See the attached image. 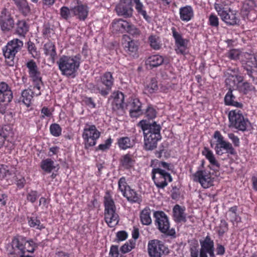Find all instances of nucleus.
<instances>
[{"label":"nucleus","mask_w":257,"mask_h":257,"mask_svg":"<svg viewBox=\"0 0 257 257\" xmlns=\"http://www.w3.org/2000/svg\"><path fill=\"white\" fill-rule=\"evenodd\" d=\"M233 90H228V92L225 96L224 102L225 104L227 105H232L237 108H241L243 106L242 104L234 100L235 96L232 94Z\"/></svg>","instance_id":"72a5a7b5"},{"label":"nucleus","mask_w":257,"mask_h":257,"mask_svg":"<svg viewBox=\"0 0 257 257\" xmlns=\"http://www.w3.org/2000/svg\"><path fill=\"white\" fill-rule=\"evenodd\" d=\"M241 52H240L238 50L232 49L227 53V56L232 60L239 59L240 60V56H241Z\"/></svg>","instance_id":"13d9d810"},{"label":"nucleus","mask_w":257,"mask_h":257,"mask_svg":"<svg viewBox=\"0 0 257 257\" xmlns=\"http://www.w3.org/2000/svg\"><path fill=\"white\" fill-rule=\"evenodd\" d=\"M247 59H250V62H248V67H253L257 65V61L255 56L251 54H249L246 52L241 53V56H240V61L241 62L242 65H244Z\"/></svg>","instance_id":"e433bc0d"},{"label":"nucleus","mask_w":257,"mask_h":257,"mask_svg":"<svg viewBox=\"0 0 257 257\" xmlns=\"http://www.w3.org/2000/svg\"><path fill=\"white\" fill-rule=\"evenodd\" d=\"M253 88L252 85L247 82H243V80L241 82H240L236 90L243 94H246L249 91L252 90Z\"/></svg>","instance_id":"de8ad7c7"},{"label":"nucleus","mask_w":257,"mask_h":257,"mask_svg":"<svg viewBox=\"0 0 257 257\" xmlns=\"http://www.w3.org/2000/svg\"><path fill=\"white\" fill-rule=\"evenodd\" d=\"M225 75L226 78H229L231 76H237L239 75V70L237 68H228L225 72Z\"/></svg>","instance_id":"774afa93"},{"label":"nucleus","mask_w":257,"mask_h":257,"mask_svg":"<svg viewBox=\"0 0 257 257\" xmlns=\"http://www.w3.org/2000/svg\"><path fill=\"white\" fill-rule=\"evenodd\" d=\"M44 53L54 59L56 55V48L53 43L49 41L44 46Z\"/></svg>","instance_id":"a19ab883"},{"label":"nucleus","mask_w":257,"mask_h":257,"mask_svg":"<svg viewBox=\"0 0 257 257\" xmlns=\"http://www.w3.org/2000/svg\"><path fill=\"white\" fill-rule=\"evenodd\" d=\"M51 134L55 137H59L61 135L62 128L57 123H53L50 126Z\"/></svg>","instance_id":"5fc2aeb1"},{"label":"nucleus","mask_w":257,"mask_h":257,"mask_svg":"<svg viewBox=\"0 0 257 257\" xmlns=\"http://www.w3.org/2000/svg\"><path fill=\"white\" fill-rule=\"evenodd\" d=\"M180 19L182 21L188 22L194 16V12L192 8L189 6L181 8L179 10Z\"/></svg>","instance_id":"a878e982"},{"label":"nucleus","mask_w":257,"mask_h":257,"mask_svg":"<svg viewBox=\"0 0 257 257\" xmlns=\"http://www.w3.org/2000/svg\"><path fill=\"white\" fill-rule=\"evenodd\" d=\"M171 30L172 33V36L175 39V44L188 42L186 39H185L182 37V35L179 33L177 32L175 27H172Z\"/></svg>","instance_id":"3c124183"},{"label":"nucleus","mask_w":257,"mask_h":257,"mask_svg":"<svg viewBox=\"0 0 257 257\" xmlns=\"http://www.w3.org/2000/svg\"><path fill=\"white\" fill-rule=\"evenodd\" d=\"M100 136V133L95 125L86 123L82 134L85 148L88 149L94 146Z\"/></svg>","instance_id":"0eeeda50"},{"label":"nucleus","mask_w":257,"mask_h":257,"mask_svg":"<svg viewBox=\"0 0 257 257\" xmlns=\"http://www.w3.org/2000/svg\"><path fill=\"white\" fill-rule=\"evenodd\" d=\"M200 249L199 257H215L214 241L209 235L206 236L204 239L199 240ZM191 257H198V245L197 244L192 245L190 248Z\"/></svg>","instance_id":"20e7f679"},{"label":"nucleus","mask_w":257,"mask_h":257,"mask_svg":"<svg viewBox=\"0 0 257 257\" xmlns=\"http://www.w3.org/2000/svg\"><path fill=\"white\" fill-rule=\"evenodd\" d=\"M152 179L158 188H164L168 182L172 181L170 174L162 169L154 168L152 170Z\"/></svg>","instance_id":"f8f14e48"},{"label":"nucleus","mask_w":257,"mask_h":257,"mask_svg":"<svg viewBox=\"0 0 257 257\" xmlns=\"http://www.w3.org/2000/svg\"><path fill=\"white\" fill-rule=\"evenodd\" d=\"M118 189L122 193L124 194V192H125L130 187L127 185L126 181V179L124 177H121L118 182Z\"/></svg>","instance_id":"603ef678"},{"label":"nucleus","mask_w":257,"mask_h":257,"mask_svg":"<svg viewBox=\"0 0 257 257\" xmlns=\"http://www.w3.org/2000/svg\"><path fill=\"white\" fill-rule=\"evenodd\" d=\"M173 216L176 222H180L186 221L185 209L179 205H176L173 208Z\"/></svg>","instance_id":"c85d7f7f"},{"label":"nucleus","mask_w":257,"mask_h":257,"mask_svg":"<svg viewBox=\"0 0 257 257\" xmlns=\"http://www.w3.org/2000/svg\"><path fill=\"white\" fill-rule=\"evenodd\" d=\"M164 58L160 55H153L148 57L145 63L148 67L152 69L161 65L164 62Z\"/></svg>","instance_id":"b1692460"},{"label":"nucleus","mask_w":257,"mask_h":257,"mask_svg":"<svg viewBox=\"0 0 257 257\" xmlns=\"http://www.w3.org/2000/svg\"><path fill=\"white\" fill-rule=\"evenodd\" d=\"M209 23L212 27H217L219 25L218 17L214 14H211L209 17Z\"/></svg>","instance_id":"69168bd1"},{"label":"nucleus","mask_w":257,"mask_h":257,"mask_svg":"<svg viewBox=\"0 0 257 257\" xmlns=\"http://www.w3.org/2000/svg\"><path fill=\"white\" fill-rule=\"evenodd\" d=\"M138 125L140 126L143 132H150L151 133H155V130L154 128H158L159 133H160L161 126L160 124L157 123L156 121H153L151 122L146 119H143L141 120L138 124Z\"/></svg>","instance_id":"4be33fe9"},{"label":"nucleus","mask_w":257,"mask_h":257,"mask_svg":"<svg viewBox=\"0 0 257 257\" xmlns=\"http://www.w3.org/2000/svg\"><path fill=\"white\" fill-rule=\"evenodd\" d=\"M228 230V224L224 220H221L218 229L219 235L222 236Z\"/></svg>","instance_id":"052dcab7"},{"label":"nucleus","mask_w":257,"mask_h":257,"mask_svg":"<svg viewBox=\"0 0 257 257\" xmlns=\"http://www.w3.org/2000/svg\"><path fill=\"white\" fill-rule=\"evenodd\" d=\"M244 69L247 71V74L253 79L257 78V67L256 65L253 67H247L244 66Z\"/></svg>","instance_id":"4d7b16f0"},{"label":"nucleus","mask_w":257,"mask_h":257,"mask_svg":"<svg viewBox=\"0 0 257 257\" xmlns=\"http://www.w3.org/2000/svg\"><path fill=\"white\" fill-rule=\"evenodd\" d=\"M28 51L35 58H38L39 56L38 52L37 51L36 47L35 44L29 41L27 43Z\"/></svg>","instance_id":"864d4df0"},{"label":"nucleus","mask_w":257,"mask_h":257,"mask_svg":"<svg viewBox=\"0 0 257 257\" xmlns=\"http://www.w3.org/2000/svg\"><path fill=\"white\" fill-rule=\"evenodd\" d=\"M151 213V211L149 207H145L141 211L140 214V221L143 225H149L152 223Z\"/></svg>","instance_id":"7c9ffc66"},{"label":"nucleus","mask_w":257,"mask_h":257,"mask_svg":"<svg viewBox=\"0 0 257 257\" xmlns=\"http://www.w3.org/2000/svg\"><path fill=\"white\" fill-rule=\"evenodd\" d=\"M22 101L27 106H29L33 98V93L31 89H25L22 92Z\"/></svg>","instance_id":"79ce46f5"},{"label":"nucleus","mask_w":257,"mask_h":257,"mask_svg":"<svg viewBox=\"0 0 257 257\" xmlns=\"http://www.w3.org/2000/svg\"><path fill=\"white\" fill-rule=\"evenodd\" d=\"M37 247L35 243L32 240H27V243H26V245H25V253L26 252H34L35 250V248Z\"/></svg>","instance_id":"bf43d9fd"},{"label":"nucleus","mask_w":257,"mask_h":257,"mask_svg":"<svg viewBox=\"0 0 257 257\" xmlns=\"http://www.w3.org/2000/svg\"><path fill=\"white\" fill-rule=\"evenodd\" d=\"M15 23L13 17L6 9H4L0 14V28L4 33L11 31Z\"/></svg>","instance_id":"dca6fc26"},{"label":"nucleus","mask_w":257,"mask_h":257,"mask_svg":"<svg viewBox=\"0 0 257 257\" xmlns=\"http://www.w3.org/2000/svg\"><path fill=\"white\" fill-rule=\"evenodd\" d=\"M60 15L65 20H68L70 17V11L67 7H63L60 9Z\"/></svg>","instance_id":"0e129e2a"},{"label":"nucleus","mask_w":257,"mask_h":257,"mask_svg":"<svg viewBox=\"0 0 257 257\" xmlns=\"http://www.w3.org/2000/svg\"><path fill=\"white\" fill-rule=\"evenodd\" d=\"M19 11L24 15L27 16L30 13V8L27 0H13Z\"/></svg>","instance_id":"f704fd0d"},{"label":"nucleus","mask_w":257,"mask_h":257,"mask_svg":"<svg viewBox=\"0 0 257 257\" xmlns=\"http://www.w3.org/2000/svg\"><path fill=\"white\" fill-rule=\"evenodd\" d=\"M228 118L233 126L242 132L245 131L250 125L248 120L244 118L241 111L238 109L231 110Z\"/></svg>","instance_id":"1a4fd4ad"},{"label":"nucleus","mask_w":257,"mask_h":257,"mask_svg":"<svg viewBox=\"0 0 257 257\" xmlns=\"http://www.w3.org/2000/svg\"><path fill=\"white\" fill-rule=\"evenodd\" d=\"M78 5L71 9L74 15L80 20H84L88 16V9L86 5L77 2Z\"/></svg>","instance_id":"5701e85b"},{"label":"nucleus","mask_w":257,"mask_h":257,"mask_svg":"<svg viewBox=\"0 0 257 257\" xmlns=\"http://www.w3.org/2000/svg\"><path fill=\"white\" fill-rule=\"evenodd\" d=\"M202 154L209 161L210 163L215 167H219L220 165L217 161L213 152L207 148H204L202 151Z\"/></svg>","instance_id":"58836bf2"},{"label":"nucleus","mask_w":257,"mask_h":257,"mask_svg":"<svg viewBox=\"0 0 257 257\" xmlns=\"http://www.w3.org/2000/svg\"><path fill=\"white\" fill-rule=\"evenodd\" d=\"M119 147L122 150H126L133 146L130 139L128 137H122L118 140Z\"/></svg>","instance_id":"49530a36"},{"label":"nucleus","mask_w":257,"mask_h":257,"mask_svg":"<svg viewBox=\"0 0 257 257\" xmlns=\"http://www.w3.org/2000/svg\"><path fill=\"white\" fill-rule=\"evenodd\" d=\"M13 98V93L11 88L4 82L0 83V102L9 103Z\"/></svg>","instance_id":"aec40b11"},{"label":"nucleus","mask_w":257,"mask_h":257,"mask_svg":"<svg viewBox=\"0 0 257 257\" xmlns=\"http://www.w3.org/2000/svg\"><path fill=\"white\" fill-rule=\"evenodd\" d=\"M148 41L151 47L155 50H158L162 47V44L159 37L152 35L148 38Z\"/></svg>","instance_id":"ea45409f"},{"label":"nucleus","mask_w":257,"mask_h":257,"mask_svg":"<svg viewBox=\"0 0 257 257\" xmlns=\"http://www.w3.org/2000/svg\"><path fill=\"white\" fill-rule=\"evenodd\" d=\"M188 42L175 44V51L177 54L185 55L187 53Z\"/></svg>","instance_id":"8fccbe9b"},{"label":"nucleus","mask_w":257,"mask_h":257,"mask_svg":"<svg viewBox=\"0 0 257 257\" xmlns=\"http://www.w3.org/2000/svg\"><path fill=\"white\" fill-rule=\"evenodd\" d=\"M104 220L110 227H113L119 222V215L116 212L114 202L110 195L107 192L104 197Z\"/></svg>","instance_id":"7ed1b4c3"},{"label":"nucleus","mask_w":257,"mask_h":257,"mask_svg":"<svg viewBox=\"0 0 257 257\" xmlns=\"http://www.w3.org/2000/svg\"><path fill=\"white\" fill-rule=\"evenodd\" d=\"M13 177H15V173L13 168L5 165H0V179L6 178L9 180Z\"/></svg>","instance_id":"473e14b6"},{"label":"nucleus","mask_w":257,"mask_h":257,"mask_svg":"<svg viewBox=\"0 0 257 257\" xmlns=\"http://www.w3.org/2000/svg\"><path fill=\"white\" fill-rule=\"evenodd\" d=\"M154 128L155 133L143 132L144 137V149L146 151H152L157 148V143L161 138L160 133H159L158 127Z\"/></svg>","instance_id":"2eb2a0df"},{"label":"nucleus","mask_w":257,"mask_h":257,"mask_svg":"<svg viewBox=\"0 0 257 257\" xmlns=\"http://www.w3.org/2000/svg\"><path fill=\"white\" fill-rule=\"evenodd\" d=\"M145 114L149 119H153L156 116V111L151 106H148L146 109Z\"/></svg>","instance_id":"e2e57ef3"},{"label":"nucleus","mask_w":257,"mask_h":257,"mask_svg":"<svg viewBox=\"0 0 257 257\" xmlns=\"http://www.w3.org/2000/svg\"><path fill=\"white\" fill-rule=\"evenodd\" d=\"M154 217L155 225L161 232L170 236L174 235L175 234V229H170V222L168 217L163 211H155Z\"/></svg>","instance_id":"6e6552de"},{"label":"nucleus","mask_w":257,"mask_h":257,"mask_svg":"<svg viewBox=\"0 0 257 257\" xmlns=\"http://www.w3.org/2000/svg\"><path fill=\"white\" fill-rule=\"evenodd\" d=\"M28 224L31 227L34 228L36 229L41 230L45 228L40 220L36 217H31L28 218Z\"/></svg>","instance_id":"a18cd8bd"},{"label":"nucleus","mask_w":257,"mask_h":257,"mask_svg":"<svg viewBox=\"0 0 257 257\" xmlns=\"http://www.w3.org/2000/svg\"><path fill=\"white\" fill-rule=\"evenodd\" d=\"M124 95L121 92L117 94L112 102V109L116 113H121L123 112Z\"/></svg>","instance_id":"393cba45"},{"label":"nucleus","mask_w":257,"mask_h":257,"mask_svg":"<svg viewBox=\"0 0 257 257\" xmlns=\"http://www.w3.org/2000/svg\"><path fill=\"white\" fill-rule=\"evenodd\" d=\"M123 196L126 197L128 201L132 202L139 203L142 201L141 196L130 188L125 192H124Z\"/></svg>","instance_id":"c9c22d12"},{"label":"nucleus","mask_w":257,"mask_h":257,"mask_svg":"<svg viewBox=\"0 0 257 257\" xmlns=\"http://www.w3.org/2000/svg\"><path fill=\"white\" fill-rule=\"evenodd\" d=\"M135 241L132 240L130 241L129 242H126L120 247V251L124 253L128 252L135 248Z\"/></svg>","instance_id":"6e6d98bb"},{"label":"nucleus","mask_w":257,"mask_h":257,"mask_svg":"<svg viewBox=\"0 0 257 257\" xmlns=\"http://www.w3.org/2000/svg\"><path fill=\"white\" fill-rule=\"evenodd\" d=\"M123 39L125 41L123 43L124 49L127 54L135 56L137 54L138 51V46L135 42L131 40V38L127 35H124Z\"/></svg>","instance_id":"412c9836"},{"label":"nucleus","mask_w":257,"mask_h":257,"mask_svg":"<svg viewBox=\"0 0 257 257\" xmlns=\"http://www.w3.org/2000/svg\"><path fill=\"white\" fill-rule=\"evenodd\" d=\"M39 197L38 193L36 191L31 190L27 194V200L31 203H34Z\"/></svg>","instance_id":"680f3d73"},{"label":"nucleus","mask_w":257,"mask_h":257,"mask_svg":"<svg viewBox=\"0 0 257 257\" xmlns=\"http://www.w3.org/2000/svg\"><path fill=\"white\" fill-rule=\"evenodd\" d=\"M193 180L199 182L204 188H208L213 185V178L209 171L198 170L193 175Z\"/></svg>","instance_id":"a211bd4d"},{"label":"nucleus","mask_w":257,"mask_h":257,"mask_svg":"<svg viewBox=\"0 0 257 257\" xmlns=\"http://www.w3.org/2000/svg\"><path fill=\"white\" fill-rule=\"evenodd\" d=\"M111 26L113 32L121 33L127 32L132 35L140 34L139 30L135 26L121 19L113 20Z\"/></svg>","instance_id":"9d476101"},{"label":"nucleus","mask_w":257,"mask_h":257,"mask_svg":"<svg viewBox=\"0 0 257 257\" xmlns=\"http://www.w3.org/2000/svg\"><path fill=\"white\" fill-rule=\"evenodd\" d=\"M26 66L28 69V73L31 80L33 84L36 83H41L42 82L41 73L39 71L36 62L31 60L26 63Z\"/></svg>","instance_id":"6ab92c4d"},{"label":"nucleus","mask_w":257,"mask_h":257,"mask_svg":"<svg viewBox=\"0 0 257 257\" xmlns=\"http://www.w3.org/2000/svg\"><path fill=\"white\" fill-rule=\"evenodd\" d=\"M213 138L216 140L214 150L217 155H222L223 154L222 149L225 150L226 152L229 154L235 155L236 154L232 144L224 140L220 132L215 131L213 135Z\"/></svg>","instance_id":"9b49d317"},{"label":"nucleus","mask_w":257,"mask_h":257,"mask_svg":"<svg viewBox=\"0 0 257 257\" xmlns=\"http://www.w3.org/2000/svg\"><path fill=\"white\" fill-rule=\"evenodd\" d=\"M131 0H120L115 7V11L118 16L124 18L133 17L134 9Z\"/></svg>","instance_id":"f3484780"},{"label":"nucleus","mask_w":257,"mask_h":257,"mask_svg":"<svg viewBox=\"0 0 257 257\" xmlns=\"http://www.w3.org/2000/svg\"><path fill=\"white\" fill-rule=\"evenodd\" d=\"M133 4L135 5V9L138 15L143 16L144 19L148 22L151 21V17L147 15V13L145 9V7L141 2V0H131Z\"/></svg>","instance_id":"cd10ccee"},{"label":"nucleus","mask_w":257,"mask_h":257,"mask_svg":"<svg viewBox=\"0 0 257 257\" xmlns=\"http://www.w3.org/2000/svg\"><path fill=\"white\" fill-rule=\"evenodd\" d=\"M41 168L44 171L50 173L55 168L54 162L51 159L44 160L41 163Z\"/></svg>","instance_id":"37998d69"},{"label":"nucleus","mask_w":257,"mask_h":257,"mask_svg":"<svg viewBox=\"0 0 257 257\" xmlns=\"http://www.w3.org/2000/svg\"><path fill=\"white\" fill-rule=\"evenodd\" d=\"M114 84V78L110 72L103 73L96 81V84L90 83L88 87L92 92L106 97L111 91Z\"/></svg>","instance_id":"f03ea898"},{"label":"nucleus","mask_w":257,"mask_h":257,"mask_svg":"<svg viewBox=\"0 0 257 257\" xmlns=\"http://www.w3.org/2000/svg\"><path fill=\"white\" fill-rule=\"evenodd\" d=\"M26 243V238L22 236L14 238L12 242L13 251L10 253L11 257H32L25 255Z\"/></svg>","instance_id":"4468645a"},{"label":"nucleus","mask_w":257,"mask_h":257,"mask_svg":"<svg viewBox=\"0 0 257 257\" xmlns=\"http://www.w3.org/2000/svg\"><path fill=\"white\" fill-rule=\"evenodd\" d=\"M148 251L150 257H161L169 253V249L162 241L152 239L148 242Z\"/></svg>","instance_id":"ddd939ff"},{"label":"nucleus","mask_w":257,"mask_h":257,"mask_svg":"<svg viewBox=\"0 0 257 257\" xmlns=\"http://www.w3.org/2000/svg\"><path fill=\"white\" fill-rule=\"evenodd\" d=\"M158 90V86L157 80L153 78L151 79L150 82L145 88V91L147 93H153Z\"/></svg>","instance_id":"09e8293b"},{"label":"nucleus","mask_w":257,"mask_h":257,"mask_svg":"<svg viewBox=\"0 0 257 257\" xmlns=\"http://www.w3.org/2000/svg\"><path fill=\"white\" fill-rule=\"evenodd\" d=\"M214 9L221 20L227 25H235L239 23V19L236 16V13L231 11L224 3H215Z\"/></svg>","instance_id":"423d86ee"},{"label":"nucleus","mask_w":257,"mask_h":257,"mask_svg":"<svg viewBox=\"0 0 257 257\" xmlns=\"http://www.w3.org/2000/svg\"><path fill=\"white\" fill-rule=\"evenodd\" d=\"M23 45L24 43L22 40L15 38L9 41L7 45L3 48L6 62L8 66H13L14 65V59L16 55L21 50Z\"/></svg>","instance_id":"39448f33"},{"label":"nucleus","mask_w":257,"mask_h":257,"mask_svg":"<svg viewBox=\"0 0 257 257\" xmlns=\"http://www.w3.org/2000/svg\"><path fill=\"white\" fill-rule=\"evenodd\" d=\"M228 138L231 141L235 147H238L240 146V141L238 137L233 133H229L227 135Z\"/></svg>","instance_id":"338daca9"},{"label":"nucleus","mask_w":257,"mask_h":257,"mask_svg":"<svg viewBox=\"0 0 257 257\" xmlns=\"http://www.w3.org/2000/svg\"><path fill=\"white\" fill-rule=\"evenodd\" d=\"M130 114L132 117H137L142 114L141 102L138 98L133 99L131 103Z\"/></svg>","instance_id":"c756f323"},{"label":"nucleus","mask_w":257,"mask_h":257,"mask_svg":"<svg viewBox=\"0 0 257 257\" xmlns=\"http://www.w3.org/2000/svg\"><path fill=\"white\" fill-rule=\"evenodd\" d=\"M255 7L256 4L253 0L245 1L242 8V12H245L243 15L247 17L248 13L253 11Z\"/></svg>","instance_id":"c03bdc74"},{"label":"nucleus","mask_w":257,"mask_h":257,"mask_svg":"<svg viewBox=\"0 0 257 257\" xmlns=\"http://www.w3.org/2000/svg\"><path fill=\"white\" fill-rule=\"evenodd\" d=\"M120 162L124 169H128L133 167L135 160L132 155L127 154L121 157Z\"/></svg>","instance_id":"4c0bfd02"},{"label":"nucleus","mask_w":257,"mask_h":257,"mask_svg":"<svg viewBox=\"0 0 257 257\" xmlns=\"http://www.w3.org/2000/svg\"><path fill=\"white\" fill-rule=\"evenodd\" d=\"M243 80V77L241 76H231L229 78H226L225 83L229 90H236L238 85Z\"/></svg>","instance_id":"bb28decb"},{"label":"nucleus","mask_w":257,"mask_h":257,"mask_svg":"<svg viewBox=\"0 0 257 257\" xmlns=\"http://www.w3.org/2000/svg\"><path fill=\"white\" fill-rule=\"evenodd\" d=\"M16 33L19 36L25 37L29 31V26L24 20H19L16 24Z\"/></svg>","instance_id":"2f4dec72"},{"label":"nucleus","mask_w":257,"mask_h":257,"mask_svg":"<svg viewBox=\"0 0 257 257\" xmlns=\"http://www.w3.org/2000/svg\"><path fill=\"white\" fill-rule=\"evenodd\" d=\"M81 63L79 54L73 56L62 55L57 61L59 70L62 75L74 78Z\"/></svg>","instance_id":"f257e3e1"}]
</instances>
